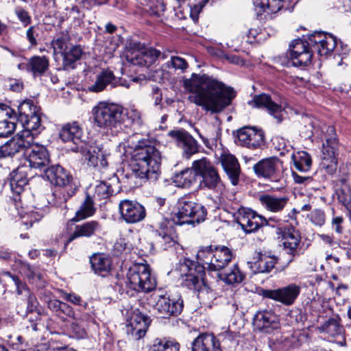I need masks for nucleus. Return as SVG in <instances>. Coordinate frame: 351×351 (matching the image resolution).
Segmentation results:
<instances>
[{
  "label": "nucleus",
  "mask_w": 351,
  "mask_h": 351,
  "mask_svg": "<svg viewBox=\"0 0 351 351\" xmlns=\"http://www.w3.org/2000/svg\"><path fill=\"white\" fill-rule=\"evenodd\" d=\"M103 230L102 224L97 220H90L75 226L69 236L67 243L80 237L90 238L99 234Z\"/></svg>",
  "instance_id": "393cba45"
},
{
  "label": "nucleus",
  "mask_w": 351,
  "mask_h": 351,
  "mask_svg": "<svg viewBox=\"0 0 351 351\" xmlns=\"http://www.w3.org/2000/svg\"><path fill=\"white\" fill-rule=\"evenodd\" d=\"M258 199L266 210L274 213H281L289 202V198L286 196H277L268 193L260 194Z\"/></svg>",
  "instance_id": "a878e982"
},
{
  "label": "nucleus",
  "mask_w": 351,
  "mask_h": 351,
  "mask_svg": "<svg viewBox=\"0 0 351 351\" xmlns=\"http://www.w3.org/2000/svg\"><path fill=\"white\" fill-rule=\"evenodd\" d=\"M45 178L53 185L63 187L61 192H56L53 204L56 206H63L66 201L74 195L78 189L71 174L59 165H51L44 171Z\"/></svg>",
  "instance_id": "39448f33"
},
{
  "label": "nucleus",
  "mask_w": 351,
  "mask_h": 351,
  "mask_svg": "<svg viewBox=\"0 0 351 351\" xmlns=\"http://www.w3.org/2000/svg\"><path fill=\"white\" fill-rule=\"evenodd\" d=\"M127 117L130 119L134 123L140 124L141 121V113L136 109H129L127 111Z\"/></svg>",
  "instance_id": "774afa93"
},
{
  "label": "nucleus",
  "mask_w": 351,
  "mask_h": 351,
  "mask_svg": "<svg viewBox=\"0 0 351 351\" xmlns=\"http://www.w3.org/2000/svg\"><path fill=\"white\" fill-rule=\"evenodd\" d=\"M119 210L121 219L129 224L141 222L146 217L145 207L134 200H121L119 204Z\"/></svg>",
  "instance_id": "2eb2a0df"
},
{
  "label": "nucleus",
  "mask_w": 351,
  "mask_h": 351,
  "mask_svg": "<svg viewBox=\"0 0 351 351\" xmlns=\"http://www.w3.org/2000/svg\"><path fill=\"white\" fill-rule=\"evenodd\" d=\"M253 326L259 331L270 333L279 328V319L271 311H258L254 317Z\"/></svg>",
  "instance_id": "5701e85b"
},
{
  "label": "nucleus",
  "mask_w": 351,
  "mask_h": 351,
  "mask_svg": "<svg viewBox=\"0 0 351 351\" xmlns=\"http://www.w3.org/2000/svg\"><path fill=\"white\" fill-rule=\"evenodd\" d=\"M62 298L68 302L73 303V304H75V305H80L82 302V298L79 295H77L73 293H68L64 292L62 293Z\"/></svg>",
  "instance_id": "69168bd1"
},
{
  "label": "nucleus",
  "mask_w": 351,
  "mask_h": 351,
  "mask_svg": "<svg viewBox=\"0 0 351 351\" xmlns=\"http://www.w3.org/2000/svg\"><path fill=\"white\" fill-rule=\"evenodd\" d=\"M221 163L231 183L237 185L241 173L237 159L232 154H223L221 156Z\"/></svg>",
  "instance_id": "c756f323"
},
{
  "label": "nucleus",
  "mask_w": 351,
  "mask_h": 351,
  "mask_svg": "<svg viewBox=\"0 0 351 351\" xmlns=\"http://www.w3.org/2000/svg\"><path fill=\"white\" fill-rule=\"evenodd\" d=\"M321 332H326L332 337L337 336L341 333L339 318L332 317L328 319L324 324L318 327Z\"/></svg>",
  "instance_id": "49530a36"
},
{
  "label": "nucleus",
  "mask_w": 351,
  "mask_h": 351,
  "mask_svg": "<svg viewBox=\"0 0 351 351\" xmlns=\"http://www.w3.org/2000/svg\"><path fill=\"white\" fill-rule=\"evenodd\" d=\"M206 215V210L203 206L192 200L182 198L179 200L178 210L173 220L179 225L190 224L204 221Z\"/></svg>",
  "instance_id": "9d476101"
},
{
  "label": "nucleus",
  "mask_w": 351,
  "mask_h": 351,
  "mask_svg": "<svg viewBox=\"0 0 351 351\" xmlns=\"http://www.w3.org/2000/svg\"><path fill=\"white\" fill-rule=\"evenodd\" d=\"M311 221L316 226H322L325 223V214L322 210L315 209L311 215Z\"/></svg>",
  "instance_id": "bf43d9fd"
},
{
  "label": "nucleus",
  "mask_w": 351,
  "mask_h": 351,
  "mask_svg": "<svg viewBox=\"0 0 351 351\" xmlns=\"http://www.w3.org/2000/svg\"><path fill=\"white\" fill-rule=\"evenodd\" d=\"M192 351H221L220 343L213 334H201L193 341Z\"/></svg>",
  "instance_id": "2f4dec72"
},
{
  "label": "nucleus",
  "mask_w": 351,
  "mask_h": 351,
  "mask_svg": "<svg viewBox=\"0 0 351 351\" xmlns=\"http://www.w3.org/2000/svg\"><path fill=\"white\" fill-rule=\"evenodd\" d=\"M114 190L111 184L108 182H101L95 186L94 197L98 199H106L112 195Z\"/></svg>",
  "instance_id": "3c124183"
},
{
  "label": "nucleus",
  "mask_w": 351,
  "mask_h": 351,
  "mask_svg": "<svg viewBox=\"0 0 351 351\" xmlns=\"http://www.w3.org/2000/svg\"><path fill=\"white\" fill-rule=\"evenodd\" d=\"M273 144L274 145L275 148L280 152V155H285L286 152H289L288 146L283 138L278 136L275 137L273 139Z\"/></svg>",
  "instance_id": "680f3d73"
},
{
  "label": "nucleus",
  "mask_w": 351,
  "mask_h": 351,
  "mask_svg": "<svg viewBox=\"0 0 351 351\" xmlns=\"http://www.w3.org/2000/svg\"><path fill=\"white\" fill-rule=\"evenodd\" d=\"M38 34V27L36 26H32L27 30V38L32 46L37 45L36 36Z\"/></svg>",
  "instance_id": "0e129e2a"
},
{
  "label": "nucleus",
  "mask_w": 351,
  "mask_h": 351,
  "mask_svg": "<svg viewBox=\"0 0 351 351\" xmlns=\"http://www.w3.org/2000/svg\"><path fill=\"white\" fill-rule=\"evenodd\" d=\"M88 317V314L85 313L80 317H73V321L71 324V330L75 335L77 338H83L86 335V330L84 328L85 322Z\"/></svg>",
  "instance_id": "de8ad7c7"
},
{
  "label": "nucleus",
  "mask_w": 351,
  "mask_h": 351,
  "mask_svg": "<svg viewBox=\"0 0 351 351\" xmlns=\"http://www.w3.org/2000/svg\"><path fill=\"white\" fill-rule=\"evenodd\" d=\"M62 53L64 69L69 70L75 68V63L80 59L82 51L79 46H72L68 51L65 50Z\"/></svg>",
  "instance_id": "a19ab883"
},
{
  "label": "nucleus",
  "mask_w": 351,
  "mask_h": 351,
  "mask_svg": "<svg viewBox=\"0 0 351 351\" xmlns=\"http://www.w3.org/2000/svg\"><path fill=\"white\" fill-rule=\"evenodd\" d=\"M180 344L174 341L156 339L153 341L149 351H179Z\"/></svg>",
  "instance_id": "37998d69"
},
{
  "label": "nucleus",
  "mask_w": 351,
  "mask_h": 351,
  "mask_svg": "<svg viewBox=\"0 0 351 351\" xmlns=\"http://www.w3.org/2000/svg\"><path fill=\"white\" fill-rule=\"evenodd\" d=\"M96 211L94 201L91 196L86 195V198L82 202L79 208L75 212V215L72 221H79L86 218L92 217Z\"/></svg>",
  "instance_id": "c9c22d12"
},
{
  "label": "nucleus",
  "mask_w": 351,
  "mask_h": 351,
  "mask_svg": "<svg viewBox=\"0 0 351 351\" xmlns=\"http://www.w3.org/2000/svg\"><path fill=\"white\" fill-rule=\"evenodd\" d=\"M122 180L129 188H135L141 186L147 180H151V178L149 175L130 162Z\"/></svg>",
  "instance_id": "cd10ccee"
},
{
  "label": "nucleus",
  "mask_w": 351,
  "mask_h": 351,
  "mask_svg": "<svg viewBox=\"0 0 351 351\" xmlns=\"http://www.w3.org/2000/svg\"><path fill=\"white\" fill-rule=\"evenodd\" d=\"M237 137L240 144L249 149H256L265 144V133L256 127H243L238 130Z\"/></svg>",
  "instance_id": "a211bd4d"
},
{
  "label": "nucleus",
  "mask_w": 351,
  "mask_h": 351,
  "mask_svg": "<svg viewBox=\"0 0 351 351\" xmlns=\"http://www.w3.org/2000/svg\"><path fill=\"white\" fill-rule=\"evenodd\" d=\"M149 324L150 319L147 316L135 314L126 325V332L132 339L138 340L145 336Z\"/></svg>",
  "instance_id": "b1692460"
},
{
  "label": "nucleus",
  "mask_w": 351,
  "mask_h": 351,
  "mask_svg": "<svg viewBox=\"0 0 351 351\" xmlns=\"http://www.w3.org/2000/svg\"><path fill=\"white\" fill-rule=\"evenodd\" d=\"M253 4L259 14H268L278 12L283 7L282 0H253Z\"/></svg>",
  "instance_id": "e433bc0d"
},
{
  "label": "nucleus",
  "mask_w": 351,
  "mask_h": 351,
  "mask_svg": "<svg viewBox=\"0 0 351 351\" xmlns=\"http://www.w3.org/2000/svg\"><path fill=\"white\" fill-rule=\"evenodd\" d=\"M325 143L322 144V157L320 168L329 175H333L337 169L339 141L333 125L322 124L319 126Z\"/></svg>",
  "instance_id": "423d86ee"
},
{
  "label": "nucleus",
  "mask_w": 351,
  "mask_h": 351,
  "mask_svg": "<svg viewBox=\"0 0 351 351\" xmlns=\"http://www.w3.org/2000/svg\"><path fill=\"white\" fill-rule=\"evenodd\" d=\"M198 263L209 271H219L225 268L232 261V251L226 246L205 247L197 252Z\"/></svg>",
  "instance_id": "0eeeda50"
},
{
  "label": "nucleus",
  "mask_w": 351,
  "mask_h": 351,
  "mask_svg": "<svg viewBox=\"0 0 351 351\" xmlns=\"http://www.w3.org/2000/svg\"><path fill=\"white\" fill-rule=\"evenodd\" d=\"M117 285L121 293L133 295L136 292L148 293L156 287V281L146 263H134L128 269L125 278L119 279Z\"/></svg>",
  "instance_id": "7ed1b4c3"
},
{
  "label": "nucleus",
  "mask_w": 351,
  "mask_h": 351,
  "mask_svg": "<svg viewBox=\"0 0 351 351\" xmlns=\"http://www.w3.org/2000/svg\"><path fill=\"white\" fill-rule=\"evenodd\" d=\"M14 12L17 16L19 20L25 25L27 26L32 22V19L29 13L21 7H16Z\"/></svg>",
  "instance_id": "13d9d810"
},
{
  "label": "nucleus",
  "mask_w": 351,
  "mask_h": 351,
  "mask_svg": "<svg viewBox=\"0 0 351 351\" xmlns=\"http://www.w3.org/2000/svg\"><path fill=\"white\" fill-rule=\"evenodd\" d=\"M27 132L36 135L43 129L39 112L21 122Z\"/></svg>",
  "instance_id": "c03bdc74"
},
{
  "label": "nucleus",
  "mask_w": 351,
  "mask_h": 351,
  "mask_svg": "<svg viewBox=\"0 0 351 351\" xmlns=\"http://www.w3.org/2000/svg\"><path fill=\"white\" fill-rule=\"evenodd\" d=\"M62 314H64L71 318L75 317V312L73 308L65 302H62L58 315L61 316Z\"/></svg>",
  "instance_id": "338daca9"
},
{
  "label": "nucleus",
  "mask_w": 351,
  "mask_h": 351,
  "mask_svg": "<svg viewBox=\"0 0 351 351\" xmlns=\"http://www.w3.org/2000/svg\"><path fill=\"white\" fill-rule=\"evenodd\" d=\"M194 263L189 259H184L179 265L180 276L183 278L182 285L190 289L199 290L204 284L201 275L196 274Z\"/></svg>",
  "instance_id": "412c9836"
},
{
  "label": "nucleus",
  "mask_w": 351,
  "mask_h": 351,
  "mask_svg": "<svg viewBox=\"0 0 351 351\" xmlns=\"http://www.w3.org/2000/svg\"><path fill=\"white\" fill-rule=\"evenodd\" d=\"M70 39L67 32L58 34L51 41V45L55 52L63 53L68 48V42Z\"/></svg>",
  "instance_id": "8fccbe9b"
},
{
  "label": "nucleus",
  "mask_w": 351,
  "mask_h": 351,
  "mask_svg": "<svg viewBox=\"0 0 351 351\" xmlns=\"http://www.w3.org/2000/svg\"><path fill=\"white\" fill-rule=\"evenodd\" d=\"M158 241L164 250L173 247L176 243V236L171 223L163 219L159 223V228L156 230Z\"/></svg>",
  "instance_id": "c85d7f7f"
},
{
  "label": "nucleus",
  "mask_w": 351,
  "mask_h": 351,
  "mask_svg": "<svg viewBox=\"0 0 351 351\" xmlns=\"http://www.w3.org/2000/svg\"><path fill=\"white\" fill-rule=\"evenodd\" d=\"M5 274L13 280L15 286L16 287L17 293L19 295L22 294L23 291L25 292L26 295L29 293V290L27 289L26 285L20 280L18 276L12 275L10 272H6Z\"/></svg>",
  "instance_id": "052dcab7"
},
{
  "label": "nucleus",
  "mask_w": 351,
  "mask_h": 351,
  "mask_svg": "<svg viewBox=\"0 0 351 351\" xmlns=\"http://www.w3.org/2000/svg\"><path fill=\"white\" fill-rule=\"evenodd\" d=\"M27 143L23 137L16 136L0 147V153L3 157L12 156L20 152L24 153Z\"/></svg>",
  "instance_id": "473e14b6"
},
{
  "label": "nucleus",
  "mask_w": 351,
  "mask_h": 351,
  "mask_svg": "<svg viewBox=\"0 0 351 351\" xmlns=\"http://www.w3.org/2000/svg\"><path fill=\"white\" fill-rule=\"evenodd\" d=\"M168 135L181 149L183 158L189 159L199 152L197 141L188 132L184 130H171L169 132Z\"/></svg>",
  "instance_id": "f3484780"
},
{
  "label": "nucleus",
  "mask_w": 351,
  "mask_h": 351,
  "mask_svg": "<svg viewBox=\"0 0 351 351\" xmlns=\"http://www.w3.org/2000/svg\"><path fill=\"white\" fill-rule=\"evenodd\" d=\"M91 112L97 127L112 130L121 123L123 108L114 103L100 101L93 108Z\"/></svg>",
  "instance_id": "6e6552de"
},
{
  "label": "nucleus",
  "mask_w": 351,
  "mask_h": 351,
  "mask_svg": "<svg viewBox=\"0 0 351 351\" xmlns=\"http://www.w3.org/2000/svg\"><path fill=\"white\" fill-rule=\"evenodd\" d=\"M337 45L336 38L329 34L317 32L311 34L308 41L293 40L289 45L290 58L295 66H306L312 59L313 49L321 56H327Z\"/></svg>",
  "instance_id": "f03ea898"
},
{
  "label": "nucleus",
  "mask_w": 351,
  "mask_h": 351,
  "mask_svg": "<svg viewBox=\"0 0 351 351\" xmlns=\"http://www.w3.org/2000/svg\"><path fill=\"white\" fill-rule=\"evenodd\" d=\"M336 194L339 202L347 209H351V193L349 187L346 184L336 190Z\"/></svg>",
  "instance_id": "603ef678"
},
{
  "label": "nucleus",
  "mask_w": 351,
  "mask_h": 351,
  "mask_svg": "<svg viewBox=\"0 0 351 351\" xmlns=\"http://www.w3.org/2000/svg\"><path fill=\"white\" fill-rule=\"evenodd\" d=\"M219 278L226 284L232 285L242 282L244 275L241 273L237 265L228 271L224 274H220Z\"/></svg>",
  "instance_id": "09e8293b"
},
{
  "label": "nucleus",
  "mask_w": 351,
  "mask_h": 351,
  "mask_svg": "<svg viewBox=\"0 0 351 351\" xmlns=\"http://www.w3.org/2000/svg\"><path fill=\"white\" fill-rule=\"evenodd\" d=\"M167 67H172L175 69L185 70L188 67L186 61L180 57L172 56L171 60L167 63Z\"/></svg>",
  "instance_id": "4d7b16f0"
},
{
  "label": "nucleus",
  "mask_w": 351,
  "mask_h": 351,
  "mask_svg": "<svg viewBox=\"0 0 351 351\" xmlns=\"http://www.w3.org/2000/svg\"><path fill=\"white\" fill-rule=\"evenodd\" d=\"M252 267L257 273H269L277 263L278 258L270 252H256L253 257Z\"/></svg>",
  "instance_id": "bb28decb"
},
{
  "label": "nucleus",
  "mask_w": 351,
  "mask_h": 351,
  "mask_svg": "<svg viewBox=\"0 0 351 351\" xmlns=\"http://www.w3.org/2000/svg\"><path fill=\"white\" fill-rule=\"evenodd\" d=\"M253 169L258 177L278 181L282 174V162L277 157L266 158L256 163Z\"/></svg>",
  "instance_id": "f8f14e48"
},
{
  "label": "nucleus",
  "mask_w": 351,
  "mask_h": 351,
  "mask_svg": "<svg viewBox=\"0 0 351 351\" xmlns=\"http://www.w3.org/2000/svg\"><path fill=\"white\" fill-rule=\"evenodd\" d=\"M160 52L154 48H147L141 43L134 44L130 56H128L130 61L136 65L149 67L158 60Z\"/></svg>",
  "instance_id": "aec40b11"
},
{
  "label": "nucleus",
  "mask_w": 351,
  "mask_h": 351,
  "mask_svg": "<svg viewBox=\"0 0 351 351\" xmlns=\"http://www.w3.org/2000/svg\"><path fill=\"white\" fill-rule=\"evenodd\" d=\"M82 135V130L77 122L64 125L60 132V137L64 142L73 141L77 145L82 143L80 140ZM76 149L85 152L82 146H77Z\"/></svg>",
  "instance_id": "7c9ffc66"
},
{
  "label": "nucleus",
  "mask_w": 351,
  "mask_h": 351,
  "mask_svg": "<svg viewBox=\"0 0 351 351\" xmlns=\"http://www.w3.org/2000/svg\"><path fill=\"white\" fill-rule=\"evenodd\" d=\"M237 210L238 223L246 233L255 232L267 223L264 216L250 208L240 206Z\"/></svg>",
  "instance_id": "4468645a"
},
{
  "label": "nucleus",
  "mask_w": 351,
  "mask_h": 351,
  "mask_svg": "<svg viewBox=\"0 0 351 351\" xmlns=\"http://www.w3.org/2000/svg\"><path fill=\"white\" fill-rule=\"evenodd\" d=\"M197 176V173L192 165L191 168H186L177 173L173 178V182L178 187L188 189L196 182Z\"/></svg>",
  "instance_id": "f704fd0d"
},
{
  "label": "nucleus",
  "mask_w": 351,
  "mask_h": 351,
  "mask_svg": "<svg viewBox=\"0 0 351 351\" xmlns=\"http://www.w3.org/2000/svg\"><path fill=\"white\" fill-rule=\"evenodd\" d=\"M16 128L13 121H0V137H6L12 134Z\"/></svg>",
  "instance_id": "6e6d98bb"
},
{
  "label": "nucleus",
  "mask_w": 351,
  "mask_h": 351,
  "mask_svg": "<svg viewBox=\"0 0 351 351\" xmlns=\"http://www.w3.org/2000/svg\"><path fill=\"white\" fill-rule=\"evenodd\" d=\"M183 300L180 295H159L156 296L154 310L163 318L176 317L183 309Z\"/></svg>",
  "instance_id": "9b49d317"
},
{
  "label": "nucleus",
  "mask_w": 351,
  "mask_h": 351,
  "mask_svg": "<svg viewBox=\"0 0 351 351\" xmlns=\"http://www.w3.org/2000/svg\"><path fill=\"white\" fill-rule=\"evenodd\" d=\"M99 153L95 156L90 154V151H88L86 156V159H88L91 165L93 166L106 167L108 165V160L106 158V156L108 154L106 152H102L99 150Z\"/></svg>",
  "instance_id": "864d4df0"
},
{
  "label": "nucleus",
  "mask_w": 351,
  "mask_h": 351,
  "mask_svg": "<svg viewBox=\"0 0 351 351\" xmlns=\"http://www.w3.org/2000/svg\"><path fill=\"white\" fill-rule=\"evenodd\" d=\"M193 167L197 175L202 178L201 184L203 188L210 190L218 195H221L225 191V186L221 180L216 167L206 158L193 162Z\"/></svg>",
  "instance_id": "1a4fd4ad"
},
{
  "label": "nucleus",
  "mask_w": 351,
  "mask_h": 351,
  "mask_svg": "<svg viewBox=\"0 0 351 351\" xmlns=\"http://www.w3.org/2000/svg\"><path fill=\"white\" fill-rule=\"evenodd\" d=\"M21 272L29 280L34 281L40 279L38 271L32 267L29 264L24 263L21 266Z\"/></svg>",
  "instance_id": "5fc2aeb1"
},
{
  "label": "nucleus",
  "mask_w": 351,
  "mask_h": 351,
  "mask_svg": "<svg viewBox=\"0 0 351 351\" xmlns=\"http://www.w3.org/2000/svg\"><path fill=\"white\" fill-rule=\"evenodd\" d=\"M276 234L283 240L284 249L291 256L287 262L289 265L293 260L297 249L300 243L301 237L299 231L293 226H282L276 228Z\"/></svg>",
  "instance_id": "6ab92c4d"
},
{
  "label": "nucleus",
  "mask_w": 351,
  "mask_h": 351,
  "mask_svg": "<svg viewBox=\"0 0 351 351\" xmlns=\"http://www.w3.org/2000/svg\"><path fill=\"white\" fill-rule=\"evenodd\" d=\"M27 179L22 172L17 170L10 174L9 185L10 190L14 194L19 195L24 190L25 186L27 184Z\"/></svg>",
  "instance_id": "ea45409f"
},
{
  "label": "nucleus",
  "mask_w": 351,
  "mask_h": 351,
  "mask_svg": "<svg viewBox=\"0 0 351 351\" xmlns=\"http://www.w3.org/2000/svg\"><path fill=\"white\" fill-rule=\"evenodd\" d=\"M19 119L21 122L39 112L31 100L23 101L18 108Z\"/></svg>",
  "instance_id": "a18cd8bd"
},
{
  "label": "nucleus",
  "mask_w": 351,
  "mask_h": 351,
  "mask_svg": "<svg viewBox=\"0 0 351 351\" xmlns=\"http://www.w3.org/2000/svg\"><path fill=\"white\" fill-rule=\"evenodd\" d=\"M90 261L95 273L108 272L110 269L111 261L103 254L93 255Z\"/></svg>",
  "instance_id": "79ce46f5"
},
{
  "label": "nucleus",
  "mask_w": 351,
  "mask_h": 351,
  "mask_svg": "<svg viewBox=\"0 0 351 351\" xmlns=\"http://www.w3.org/2000/svg\"><path fill=\"white\" fill-rule=\"evenodd\" d=\"M115 81L113 72L110 70H104L97 76L95 83L88 87V90L91 92L99 93L104 90L108 84L114 86Z\"/></svg>",
  "instance_id": "72a5a7b5"
},
{
  "label": "nucleus",
  "mask_w": 351,
  "mask_h": 351,
  "mask_svg": "<svg viewBox=\"0 0 351 351\" xmlns=\"http://www.w3.org/2000/svg\"><path fill=\"white\" fill-rule=\"evenodd\" d=\"M13 110L8 106L0 104V121H12Z\"/></svg>",
  "instance_id": "e2e57ef3"
},
{
  "label": "nucleus",
  "mask_w": 351,
  "mask_h": 351,
  "mask_svg": "<svg viewBox=\"0 0 351 351\" xmlns=\"http://www.w3.org/2000/svg\"><path fill=\"white\" fill-rule=\"evenodd\" d=\"M291 160L295 168L300 172L309 171L312 165L311 157L306 152H293L291 154Z\"/></svg>",
  "instance_id": "58836bf2"
},
{
  "label": "nucleus",
  "mask_w": 351,
  "mask_h": 351,
  "mask_svg": "<svg viewBox=\"0 0 351 351\" xmlns=\"http://www.w3.org/2000/svg\"><path fill=\"white\" fill-rule=\"evenodd\" d=\"M25 165L31 168L41 169L49 165V154L47 148L38 143H27L24 151Z\"/></svg>",
  "instance_id": "ddd939ff"
},
{
  "label": "nucleus",
  "mask_w": 351,
  "mask_h": 351,
  "mask_svg": "<svg viewBox=\"0 0 351 351\" xmlns=\"http://www.w3.org/2000/svg\"><path fill=\"white\" fill-rule=\"evenodd\" d=\"M301 291V287L294 283L285 287L274 289H265L262 291L264 298L272 299L286 306L292 305Z\"/></svg>",
  "instance_id": "dca6fc26"
},
{
  "label": "nucleus",
  "mask_w": 351,
  "mask_h": 351,
  "mask_svg": "<svg viewBox=\"0 0 351 351\" xmlns=\"http://www.w3.org/2000/svg\"><path fill=\"white\" fill-rule=\"evenodd\" d=\"M191 94L189 100L213 113H218L230 105L236 96L233 88L207 75H195L184 82Z\"/></svg>",
  "instance_id": "f257e3e1"
},
{
  "label": "nucleus",
  "mask_w": 351,
  "mask_h": 351,
  "mask_svg": "<svg viewBox=\"0 0 351 351\" xmlns=\"http://www.w3.org/2000/svg\"><path fill=\"white\" fill-rule=\"evenodd\" d=\"M248 104L254 108H265L268 113L272 116L277 123H280L284 117L285 110L283 108L274 102L271 97L267 94L256 95Z\"/></svg>",
  "instance_id": "4be33fe9"
},
{
  "label": "nucleus",
  "mask_w": 351,
  "mask_h": 351,
  "mask_svg": "<svg viewBox=\"0 0 351 351\" xmlns=\"http://www.w3.org/2000/svg\"><path fill=\"white\" fill-rule=\"evenodd\" d=\"M161 160V154L156 147L139 141L132 152L130 162L149 175L152 181H155L160 173Z\"/></svg>",
  "instance_id": "20e7f679"
},
{
  "label": "nucleus",
  "mask_w": 351,
  "mask_h": 351,
  "mask_svg": "<svg viewBox=\"0 0 351 351\" xmlns=\"http://www.w3.org/2000/svg\"><path fill=\"white\" fill-rule=\"evenodd\" d=\"M49 66V59L45 56H34L28 61L27 71L34 76L41 75L45 73Z\"/></svg>",
  "instance_id": "4c0bfd02"
}]
</instances>
